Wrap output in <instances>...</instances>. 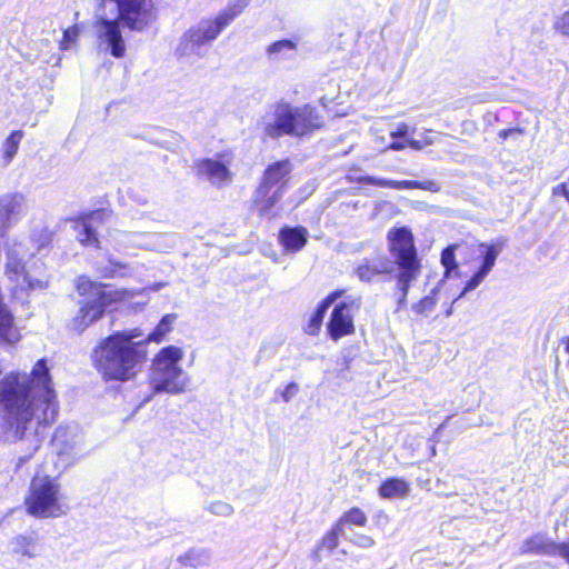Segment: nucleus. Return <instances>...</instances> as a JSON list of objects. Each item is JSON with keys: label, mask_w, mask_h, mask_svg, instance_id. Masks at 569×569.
<instances>
[{"label": "nucleus", "mask_w": 569, "mask_h": 569, "mask_svg": "<svg viewBox=\"0 0 569 569\" xmlns=\"http://www.w3.org/2000/svg\"><path fill=\"white\" fill-rule=\"evenodd\" d=\"M389 257L376 254L361 259L353 272L361 282L371 283L382 276L396 280L398 295L397 309L407 306L411 284L419 278L421 260L415 246V239L408 227L392 228L387 234Z\"/></svg>", "instance_id": "1"}, {"label": "nucleus", "mask_w": 569, "mask_h": 569, "mask_svg": "<svg viewBox=\"0 0 569 569\" xmlns=\"http://www.w3.org/2000/svg\"><path fill=\"white\" fill-rule=\"evenodd\" d=\"M140 329L120 330L100 340L92 350V361L106 381H128L147 360L146 341Z\"/></svg>", "instance_id": "2"}, {"label": "nucleus", "mask_w": 569, "mask_h": 569, "mask_svg": "<svg viewBox=\"0 0 569 569\" xmlns=\"http://www.w3.org/2000/svg\"><path fill=\"white\" fill-rule=\"evenodd\" d=\"M322 123V118L315 107H295L284 100L268 104L258 121L263 136L272 140L284 136L301 138L321 128Z\"/></svg>", "instance_id": "3"}, {"label": "nucleus", "mask_w": 569, "mask_h": 569, "mask_svg": "<svg viewBox=\"0 0 569 569\" xmlns=\"http://www.w3.org/2000/svg\"><path fill=\"white\" fill-rule=\"evenodd\" d=\"M182 357L183 351L176 346L164 347L158 352L149 375L151 392L142 399L139 408L158 393L179 395L186 391L189 378L179 366Z\"/></svg>", "instance_id": "4"}, {"label": "nucleus", "mask_w": 569, "mask_h": 569, "mask_svg": "<svg viewBox=\"0 0 569 569\" xmlns=\"http://www.w3.org/2000/svg\"><path fill=\"white\" fill-rule=\"evenodd\" d=\"M248 6V0H237L222 10L213 20H201L180 38L176 53L179 57H203L208 47Z\"/></svg>", "instance_id": "5"}, {"label": "nucleus", "mask_w": 569, "mask_h": 569, "mask_svg": "<svg viewBox=\"0 0 569 569\" xmlns=\"http://www.w3.org/2000/svg\"><path fill=\"white\" fill-rule=\"evenodd\" d=\"M77 291L82 298L78 301V311L69 321L68 327L82 333L103 317L107 308L116 301V296L112 291L107 290L106 284L93 282L84 277L78 279Z\"/></svg>", "instance_id": "6"}, {"label": "nucleus", "mask_w": 569, "mask_h": 569, "mask_svg": "<svg viewBox=\"0 0 569 569\" xmlns=\"http://www.w3.org/2000/svg\"><path fill=\"white\" fill-rule=\"evenodd\" d=\"M60 486L49 476H36L24 500L27 512L36 518H58L68 507L59 501Z\"/></svg>", "instance_id": "7"}, {"label": "nucleus", "mask_w": 569, "mask_h": 569, "mask_svg": "<svg viewBox=\"0 0 569 569\" xmlns=\"http://www.w3.org/2000/svg\"><path fill=\"white\" fill-rule=\"evenodd\" d=\"M93 31L99 52L108 53L116 59L126 56L127 46L122 34V23L110 14L109 10L101 9L97 2Z\"/></svg>", "instance_id": "8"}, {"label": "nucleus", "mask_w": 569, "mask_h": 569, "mask_svg": "<svg viewBox=\"0 0 569 569\" xmlns=\"http://www.w3.org/2000/svg\"><path fill=\"white\" fill-rule=\"evenodd\" d=\"M130 31H143L153 19L152 0H96Z\"/></svg>", "instance_id": "9"}, {"label": "nucleus", "mask_w": 569, "mask_h": 569, "mask_svg": "<svg viewBox=\"0 0 569 569\" xmlns=\"http://www.w3.org/2000/svg\"><path fill=\"white\" fill-rule=\"evenodd\" d=\"M52 445L66 465H72L84 456L83 438L76 426H60L53 435Z\"/></svg>", "instance_id": "10"}, {"label": "nucleus", "mask_w": 569, "mask_h": 569, "mask_svg": "<svg viewBox=\"0 0 569 569\" xmlns=\"http://www.w3.org/2000/svg\"><path fill=\"white\" fill-rule=\"evenodd\" d=\"M355 303L356 300H351L350 302L341 301L333 307L327 323V331L332 340L337 341L355 331L353 317L351 313V307Z\"/></svg>", "instance_id": "11"}, {"label": "nucleus", "mask_w": 569, "mask_h": 569, "mask_svg": "<svg viewBox=\"0 0 569 569\" xmlns=\"http://www.w3.org/2000/svg\"><path fill=\"white\" fill-rule=\"evenodd\" d=\"M24 207L26 197L20 192L0 196V238L24 214Z\"/></svg>", "instance_id": "12"}, {"label": "nucleus", "mask_w": 569, "mask_h": 569, "mask_svg": "<svg viewBox=\"0 0 569 569\" xmlns=\"http://www.w3.org/2000/svg\"><path fill=\"white\" fill-rule=\"evenodd\" d=\"M291 170L292 166L288 159L269 164L263 172L259 187L257 188V197L264 198L271 192L273 187H277L282 182L288 183L287 177Z\"/></svg>", "instance_id": "13"}, {"label": "nucleus", "mask_w": 569, "mask_h": 569, "mask_svg": "<svg viewBox=\"0 0 569 569\" xmlns=\"http://www.w3.org/2000/svg\"><path fill=\"white\" fill-rule=\"evenodd\" d=\"M111 211L107 209H99L91 211L86 218L82 219L76 226L77 239L84 246H99V239L93 222L103 221L108 217H110Z\"/></svg>", "instance_id": "14"}, {"label": "nucleus", "mask_w": 569, "mask_h": 569, "mask_svg": "<svg viewBox=\"0 0 569 569\" xmlns=\"http://www.w3.org/2000/svg\"><path fill=\"white\" fill-rule=\"evenodd\" d=\"M565 548L562 542H556L547 535L537 533L525 540L521 550L523 553L556 557Z\"/></svg>", "instance_id": "15"}, {"label": "nucleus", "mask_w": 569, "mask_h": 569, "mask_svg": "<svg viewBox=\"0 0 569 569\" xmlns=\"http://www.w3.org/2000/svg\"><path fill=\"white\" fill-rule=\"evenodd\" d=\"M198 174L217 187L228 184L232 180L231 172L228 167L221 161L213 159L201 160L198 163Z\"/></svg>", "instance_id": "16"}, {"label": "nucleus", "mask_w": 569, "mask_h": 569, "mask_svg": "<svg viewBox=\"0 0 569 569\" xmlns=\"http://www.w3.org/2000/svg\"><path fill=\"white\" fill-rule=\"evenodd\" d=\"M279 242L288 253H297L305 248L308 242L309 232L302 226H284L279 230Z\"/></svg>", "instance_id": "17"}, {"label": "nucleus", "mask_w": 569, "mask_h": 569, "mask_svg": "<svg viewBox=\"0 0 569 569\" xmlns=\"http://www.w3.org/2000/svg\"><path fill=\"white\" fill-rule=\"evenodd\" d=\"M48 284L49 277L44 271V267L38 262H33L31 267H28L20 281L21 288L29 291H42L48 288Z\"/></svg>", "instance_id": "18"}, {"label": "nucleus", "mask_w": 569, "mask_h": 569, "mask_svg": "<svg viewBox=\"0 0 569 569\" xmlns=\"http://www.w3.org/2000/svg\"><path fill=\"white\" fill-rule=\"evenodd\" d=\"M507 244V239L505 238H498L492 243H480L479 249L481 253V264L479 269L485 271L486 273H490L492 268L496 264V260L498 256L501 253V251L505 249Z\"/></svg>", "instance_id": "19"}, {"label": "nucleus", "mask_w": 569, "mask_h": 569, "mask_svg": "<svg viewBox=\"0 0 569 569\" xmlns=\"http://www.w3.org/2000/svg\"><path fill=\"white\" fill-rule=\"evenodd\" d=\"M94 268L99 277L103 279L126 277L131 272V269L128 263L116 260L113 258H107L96 261Z\"/></svg>", "instance_id": "20"}, {"label": "nucleus", "mask_w": 569, "mask_h": 569, "mask_svg": "<svg viewBox=\"0 0 569 569\" xmlns=\"http://www.w3.org/2000/svg\"><path fill=\"white\" fill-rule=\"evenodd\" d=\"M410 487L401 478L391 477L386 479L379 487L378 492L381 498L391 499L396 497H406Z\"/></svg>", "instance_id": "21"}, {"label": "nucleus", "mask_w": 569, "mask_h": 569, "mask_svg": "<svg viewBox=\"0 0 569 569\" xmlns=\"http://www.w3.org/2000/svg\"><path fill=\"white\" fill-rule=\"evenodd\" d=\"M24 133L22 130L12 131L1 146V167L7 168L18 153L19 144Z\"/></svg>", "instance_id": "22"}, {"label": "nucleus", "mask_w": 569, "mask_h": 569, "mask_svg": "<svg viewBox=\"0 0 569 569\" xmlns=\"http://www.w3.org/2000/svg\"><path fill=\"white\" fill-rule=\"evenodd\" d=\"M150 233L148 232H132V231H122V230H114L111 233L112 239L116 241L118 246L123 247H137V248H144L147 246V242L144 241L146 238H148Z\"/></svg>", "instance_id": "23"}, {"label": "nucleus", "mask_w": 569, "mask_h": 569, "mask_svg": "<svg viewBox=\"0 0 569 569\" xmlns=\"http://www.w3.org/2000/svg\"><path fill=\"white\" fill-rule=\"evenodd\" d=\"M178 561L182 566H188L192 568L208 566L211 561V552L208 549L193 548L190 549L184 555H181L178 558Z\"/></svg>", "instance_id": "24"}, {"label": "nucleus", "mask_w": 569, "mask_h": 569, "mask_svg": "<svg viewBox=\"0 0 569 569\" xmlns=\"http://www.w3.org/2000/svg\"><path fill=\"white\" fill-rule=\"evenodd\" d=\"M177 315L168 313L164 315L157 327L144 338L143 336L139 338V340H144L146 345L149 341L160 342L167 333H169L172 329V323L176 321Z\"/></svg>", "instance_id": "25"}, {"label": "nucleus", "mask_w": 569, "mask_h": 569, "mask_svg": "<svg viewBox=\"0 0 569 569\" xmlns=\"http://www.w3.org/2000/svg\"><path fill=\"white\" fill-rule=\"evenodd\" d=\"M288 184L287 182H282L277 186L276 190L269 193L264 198H258L256 196V202H260L261 206L259 208L260 216L268 217L270 214L271 209L280 201L287 191Z\"/></svg>", "instance_id": "26"}, {"label": "nucleus", "mask_w": 569, "mask_h": 569, "mask_svg": "<svg viewBox=\"0 0 569 569\" xmlns=\"http://www.w3.org/2000/svg\"><path fill=\"white\" fill-rule=\"evenodd\" d=\"M442 284L437 283L435 288L431 289L430 293L421 298L418 302L413 303L411 309L417 315L427 316L432 312L437 306V293L439 292Z\"/></svg>", "instance_id": "27"}, {"label": "nucleus", "mask_w": 569, "mask_h": 569, "mask_svg": "<svg viewBox=\"0 0 569 569\" xmlns=\"http://www.w3.org/2000/svg\"><path fill=\"white\" fill-rule=\"evenodd\" d=\"M458 246H448L441 252V264L445 268L443 277L439 281V284H443V282L451 277L452 272L458 270V263L456 261L455 250Z\"/></svg>", "instance_id": "28"}, {"label": "nucleus", "mask_w": 569, "mask_h": 569, "mask_svg": "<svg viewBox=\"0 0 569 569\" xmlns=\"http://www.w3.org/2000/svg\"><path fill=\"white\" fill-rule=\"evenodd\" d=\"M297 44L289 39L278 40L267 48V56L271 60L286 58L288 52L295 51Z\"/></svg>", "instance_id": "29"}, {"label": "nucleus", "mask_w": 569, "mask_h": 569, "mask_svg": "<svg viewBox=\"0 0 569 569\" xmlns=\"http://www.w3.org/2000/svg\"><path fill=\"white\" fill-rule=\"evenodd\" d=\"M328 309L329 308L325 303L321 301L319 302L316 310L310 316L307 327L305 328L306 333L310 336L318 335Z\"/></svg>", "instance_id": "30"}, {"label": "nucleus", "mask_w": 569, "mask_h": 569, "mask_svg": "<svg viewBox=\"0 0 569 569\" xmlns=\"http://www.w3.org/2000/svg\"><path fill=\"white\" fill-rule=\"evenodd\" d=\"M367 523V516L366 513L357 508L353 507L350 510L346 511L341 518L337 521V525H340V528L343 529L346 525H355L359 527H363Z\"/></svg>", "instance_id": "31"}, {"label": "nucleus", "mask_w": 569, "mask_h": 569, "mask_svg": "<svg viewBox=\"0 0 569 569\" xmlns=\"http://www.w3.org/2000/svg\"><path fill=\"white\" fill-rule=\"evenodd\" d=\"M345 537V530L340 528V525H335L322 538L318 549L333 551L339 545V537Z\"/></svg>", "instance_id": "32"}, {"label": "nucleus", "mask_w": 569, "mask_h": 569, "mask_svg": "<svg viewBox=\"0 0 569 569\" xmlns=\"http://www.w3.org/2000/svg\"><path fill=\"white\" fill-rule=\"evenodd\" d=\"M26 270H28V267L22 264L19 259L13 258L12 256L8 257L6 272L11 281H17L20 283Z\"/></svg>", "instance_id": "33"}, {"label": "nucleus", "mask_w": 569, "mask_h": 569, "mask_svg": "<svg viewBox=\"0 0 569 569\" xmlns=\"http://www.w3.org/2000/svg\"><path fill=\"white\" fill-rule=\"evenodd\" d=\"M488 276L485 271L478 268V270L471 276V278L466 282L463 289L459 293V296L453 300V303H456L459 299L465 297L468 292L477 289L480 283L485 280V278Z\"/></svg>", "instance_id": "34"}, {"label": "nucleus", "mask_w": 569, "mask_h": 569, "mask_svg": "<svg viewBox=\"0 0 569 569\" xmlns=\"http://www.w3.org/2000/svg\"><path fill=\"white\" fill-rule=\"evenodd\" d=\"M206 509L219 517H230L233 513V507L224 501H212L210 502Z\"/></svg>", "instance_id": "35"}, {"label": "nucleus", "mask_w": 569, "mask_h": 569, "mask_svg": "<svg viewBox=\"0 0 569 569\" xmlns=\"http://www.w3.org/2000/svg\"><path fill=\"white\" fill-rule=\"evenodd\" d=\"M12 543L14 552L26 556L28 558H33L36 556L34 552L31 551L30 541L28 540V538L23 536H18L17 538H14Z\"/></svg>", "instance_id": "36"}, {"label": "nucleus", "mask_w": 569, "mask_h": 569, "mask_svg": "<svg viewBox=\"0 0 569 569\" xmlns=\"http://www.w3.org/2000/svg\"><path fill=\"white\" fill-rule=\"evenodd\" d=\"M525 133V130L519 127L515 128H508L500 130L498 133L499 139L503 142L508 139H511L513 141H518Z\"/></svg>", "instance_id": "37"}, {"label": "nucleus", "mask_w": 569, "mask_h": 569, "mask_svg": "<svg viewBox=\"0 0 569 569\" xmlns=\"http://www.w3.org/2000/svg\"><path fill=\"white\" fill-rule=\"evenodd\" d=\"M553 28L562 36L569 37V11H566L561 16L557 17Z\"/></svg>", "instance_id": "38"}, {"label": "nucleus", "mask_w": 569, "mask_h": 569, "mask_svg": "<svg viewBox=\"0 0 569 569\" xmlns=\"http://www.w3.org/2000/svg\"><path fill=\"white\" fill-rule=\"evenodd\" d=\"M361 182H363L366 184L375 186V187H380V188H391V184H392L391 179H386V178H380V177H375V176H365L361 178Z\"/></svg>", "instance_id": "39"}, {"label": "nucleus", "mask_w": 569, "mask_h": 569, "mask_svg": "<svg viewBox=\"0 0 569 569\" xmlns=\"http://www.w3.org/2000/svg\"><path fill=\"white\" fill-rule=\"evenodd\" d=\"M416 189H421V190L437 193V192L441 191V183L436 180H431V179L422 180V181L417 180Z\"/></svg>", "instance_id": "40"}, {"label": "nucleus", "mask_w": 569, "mask_h": 569, "mask_svg": "<svg viewBox=\"0 0 569 569\" xmlns=\"http://www.w3.org/2000/svg\"><path fill=\"white\" fill-rule=\"evenodd\" d=\"M298 390L299 386L296 382H290L289 385H287L284 390L281 392L283 401L289 402L292 399V397L297 395Z\"/></svg>", "instance_id": "41"}, {"label": "nucleus", "mask_w": 569, "mask_h": 569, "mask_svg": "<svg viewBox=\"0 0 569 569\" xmlns=\"http://www.w3.org/2000/svg\"><path fill=\"white\" fill-rule=\"evenodd\" d=\"M417 180H392L391 189H416Z\"/></svg>", "instance_id": "42"}, {"label": "nucleus", "mask_w": 569, "mask_h": 569, "mask_svg": "<svg viewBox=\"0 0 569 569\" xmlns=\"http://www.w3.org/2000/svg\"><path fill=\"white\" fill-rule=\"evenodd\" d=\"M353 542L361 548H371L375 545V540L366 535H357Z\"/></svg>", "instance_id": "43"}, {"label": "nucleus", "mask_w": 569, "mask_h": 569, "mask_svg": "<svg viewBox=\"0 0 569 569\" xmlns=\"http://www.w3.org/2000/svg\"><path fill=\"white\" fill-rule=\"evenodd\" d=\"M343 292V290H335L331 293H329L323 300H321V302L325 303L328 308H330L338 299L342 297Z\"/></svg>", "instance_id": "44"}, {"label": "nucleus", "mask_w": 569, "mask_h": 569, "mask_svg": "<svg viewBox=\"0 0 569 569\" xmlns=\"http://www.w3.org/2000/svg\"><path fill=\"white\" fill-rule=\"evenodd\" d=\"M409 133V127L406 123L398 124L397 129L392 131L390 134L393 139L405 138Z\"/></svg>", "instance_id": "45"}, {"label": "nucleus", "mask_w": 569, "mask_h": 569, "mask_svg": "<svg viewBox=\"0 0 569 569\" xmlns=\"http://www.w3.org/2000/svg\"><path fill=\"white\" fill-rule=\"evenodd\" d=\"M407 143L415 150H421L423 148V146L431 144L432 141L430 139H425V141L410 139L407 141Z\"/></svg>", "instance_id": "46"}, {"label": "nucleus", "mask_w": 569, "mask_h": 569, "mask_svg": "<svg viewBox=\"0 0 569 569\" xmlns=\"http://www.w3.org/2000/svg\"><path fill=\"white\" fill-rule=\"evenodd\" d=\"M77 36H78V31L76 28L67 29L63 32V40L67 42H72L76 40Z\"/></svg>", "instance_id": "47"}, {"label": "nucleus", "mask_w": 569, "mask_h": 569, "mask_svg": "<svg viewBox=\"0 0 569 569\" xmlns=\"http://www.w3.org/2000/svg\"><path fill=\"white\" fill-rule=\"evenodd\" d=\"M406 146H408L407 141L406 142L393 141L389 144L388 149L399 151V150H403L406 148Z\"/></svg>", "instance_id": "48"}, {"label": "nucleus", "mask_w": 569, "mask_h": 569, "mask_svg": "<svg viewBox=\"0 0 569 569\" xmlns=\"http://www.w3.org/2000/svg\"><path fill=\"white\" fill-rule=\"evenodd\" d=\"M566 546L565 550L559 552L557 556L563 558L569 563V541L562 542Z\"/></svg>", "instance_id": "49"}, {"label": "nucleus", "mask_w": 569, "mask_h": 569, "mask_svg": "<svg viewBox=\"0 0 569 569\" xmlns=\"http://www.w3.org/2000/svg\"><path fill=\"white\" fill-rule=\"evenodd\" d=\"M453 305H455V303L452 302V303H451V306L446 310V316H447V317H450V316L452 315V312H453V308H452V306H453Z\"/></svg>", "instance_id": "50"}, {"label": "nucleus", "mask_w": 569, "mask_h": 569, "mask_svg": "<svg viewBox=\"0 0 569 569\" xmlns=\"http://www.w3.org/2000/svg\"><path fill=\"white\" fill-rule=\"evenodd\" d=\"M39 442H40L39 439H36V445H34L33 451H36L38 449Z\"/></svg>", "instance_id": "51"}, {"label": "nucleus", "mask_w": 569, "mask_h": 569, "mask_svg": "<svg viewBox=\"0 0 569 569\" xmlns=\"http://www.w3.org/2000/svg\"><path fill=\"white\" fill-rule=\"evenodd\" d=\"M568 182H569V177H568Z\"/></svg>", "instance_id": "52"}]
</instances>
